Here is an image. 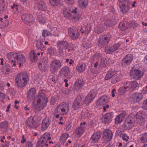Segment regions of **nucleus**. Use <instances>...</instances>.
<instances>
[{
	"label": "nucleus",
	"instance_id": "1",
	"mask_svg": "<svg viewBox=\"0 0 147 147\" xmlns=\"http://www.w3.org/2000/svg\"><path fill=\"white\" fill-rule=\"evenodd\" d=\"M29 80V75L26 72H22L17 75L15 79V85L18 88L25 86Z\"/></svg>",
	"mask_w": 147,
	"mask_h": 147
},
{
	"label": "nucleus",
	"instance_id": "2",
	"mask_svg": "<svg viewBox=\"0 0 147 147\" xmlns=\"http://www.w3.org/2000/svg\"><path fill=\"white\" fill-rule=\"evenodd\" d=\"M48 102L47 98L44 95L40 94L34 100L36 109L40 111L46 106Z\"/></svg>",
	"mask_w": 147,
	"mask_h": 147
},
{
	"label": "nucleus",
	"instance_id": "3",
	"mask_svg": "<svg viewBox=\"0 0 147 147\" xmlns=\"http://www.w3.org/2000/svg\"><path fill=\"white\" fill-rule=\"evenodd\" d=\"M111 37V34L109 32L101 36L98 40L97 45L98 47L100 48L104 47L105 45L109 43Z\"/></svg>",
	"mask_w": 147,
	"mask_h": 147
},
{
	"label": "nucleus",
	"instance_id": "4",
	"mask_svg": "<svg viewBox=\"0 0 147 147\" xmlns=\"http://www.w3.org/2000/svg\"><path fill=\"white\" fill-rule=\"evenodd\" d=\"M119 6L121 11L123 13H126L130 9L129 0H119Z\"/></svg>",
	"mask_w": 147,
	"mask_h": 147
},
{
	"label": "nucleus",
	"instance_id": "5",
	"mask_svg": "<svg viewBox=\"0 0 147 147\" xmlns=\"http://www.w3.org/2000/svg\"><path fill=\"white\" fill-rule=\"evenodd\" d=\"M62 64L60 61L55 59L51 61L50 65V69L51 73L55 74L61 67Z\"/></svg>",
	"mask_w": 147,
	"mask_h": 147
},
{
	"label": "nucleus",
	"instance_id": "6",
	"mask_svg": "<svg viewBox=\"0 0 147 147\" xmlns=\"http://www.w3.org/2000/svg\"><path fill=\"white\" fill-rule=\"evenodd\" d=\"M69 106L68 102H63L60 104L56 108L58 112H61L63 114H66L69 111Z\"/></svg>",
	"mask_w": 147,
	"mask_h": 147
},
{
	"label": "nucleus",
	"instance_id": "7",
	"mask_svg": "<svg viewBox=\"0 0 147 147\" xmlns=\"http://www.w3.org/2000/svg\"><path fill=\"white\" fill-rule=\"evenodd\" d=\"M134 118L129 115L124 120L122 125L125 129H129L134 126Z\"/></svg>",
	"mask_w": 147,
	"mask_h": 147
},
{
	"label": "nucleus",
	"instance_id": "8",
	"mask_svg": "<svg viewBox=\"0 0 147 147\" xmlns=\"http://www.w3.org/2000/svg\"><path fill=\"white\" fill-rule=\"evenodd\" d=\"M133 59V56L132 54H128L126 55L121 61V65L124 67H126L129 65Z\"/></svg>",
	"mask_w": 147,
	"mask_h": 147
},
{
	"label": "nucleus",
	"instance_id": "9",
	"mask_svg": "<svg viewBox=\"0 0 147 147\" xmlns=\"http://www.w3.org/2000/svg\"><path fill=\"white\" fill-rule=\"evenodd\" d=\"M59 74L61 76H64L67 79H70L72 77L70 74L69 68L67 66L62 67L59 72Z\"/></svg>",
	"mask_w": 147,
	"mask_h": 147
},
{
	"label": "nucleus",
	"instance_id": "10",
	"mask_svg": "<svg viewBox=\"0 0 147 147\" xmlns=\"http://www.w3.org/2000/svg\"><path fill=\"white\" fill-rule=\"evenodd\" d=\"M83 105L82 98L80 96H78L73 103L72 107L74 110H77L81 107Z\"/></svg>",
	"mask_w": 147,
	"mask_h": 147
},
{
	"label": "nucleus",
	"instance_id": "11",
	"mask_svg": "<svg viewBox=\"0 0 147 147\" xmlns=\"http://www.w3.org/2000/svg\"><path fill=\"white\" fill-rule=\"evenodd\" d=\"M69 44L66 41H61L59 42L57 46L59 48V53H62L63 52H66V50L68 49ZM69 50V49H68Z\"/></svg>",
	"mask_w": 147,
	"mask_h": 147
},
{
	"label": "nucleus",
	"instance_id": "12",
	"mask_svg": "<svg viewBox=\"0 0 147 147\" xmlns=\"http://www.w3.org/2000/svg\"><path fill=\"white\" fill-rule=\"evenodd\" d=\"M21 18L24 23L31 26L34 23V18L32 15L26 14L22 15Z\"/></svg>",
	"mask_w": 147,
	"mask_h": 147
},
{
	"label": "nucleus",
	"instance_id": "13",
	"mask_svg": "<svg viewBox=\"0 0 147 147\" xmlns=\"http://www.w3.org/2000/svg\"><path fill=\"white\" fill-rule=\"evenodd\" d=\"M34 117L31 116L29 117L26 121V125L30 128L36 129L38 127Z\"/></svg>",
	"mask_w": 147,
	"mask_h": 147
},
{
	"label": "nucleus",
	"instance_id": "14",
	"mask_svg": "<svg viewBox=\"0 0 147 147\" xmlns=\"http://www.w3.org/2000/svg\"><path fill=\"white\" fill-rule=\"evenodd\" d=\"M101 135V133L100 131L94 132L92 135L90 139L91 144L92 145L97 142Z\"/></svg>",
	"mask_w": 147,
	"mask_h": 147
},
{
	"label": "nucleus",
	"instance_id": "15",
	"mask_svg": "<svg viewBox=\"0 0 147 147\" xmlns=\"http://www.w3.org/2000/svg\"><path fill=\"white\" fill-rule=\"evenodd\" d=\"M68 32L71 38L73 40H76L80 36V33L76 28H69Z\"/></svg>",
	"mask_w": 147,
	"mask_h": 147
},
{
	"label": "nucleus",
	"instance_id": "16",
	"mask_svg": "<svg viewBox=\"0 0 147 147\" xmlns=\"http://www.w3.org/2000/svg\"><path fill=\"white\" fill-rule=\"evenodd\" d=\"M44 40L42 37L37 36L36 40V47L38 50L43 51L45 49L43 45Z\"/></svg>",
	"mask_w": 147,
	"mask_h": 147
},
{
	"label": "nucleus",
	"instance_id": "17",
	"mask_svg": "<svg viewBox=\"0 0 147 147\" xmlns=\"http://www.w3.org/2000/svg\"><path fill=\"white\" fill-rule=\"evenodd\" d=\"M125 84L127 85L129 90L130 91L136 90L138 88V83L135 81L130 82L128 81L125 82Z\"/></svg>",
	"mask_w": 147,
	"mask_h": 147
},
{
	"label": "nucleus",
	"instance_id": "18",
	"mask_svg": "<svg viewBox=\"0 0 147 147\" xmlns=\"http://www.w3.org/2000/svg\"><path fill=\"white\" fill-rule=\"evenodd\" d=\"M34 1L38 9L42 11L47 9V7L46 3L43 0H35Z\"/></svg>",
	"mask_w": 147,
	"mask_h": 147
},
{
	"label": "nucleus",
	"instance_id": "19",
	"mask_svg": "<svg viewBox=\"0 0 147 147\" xmlns=\"http://www.w3.org/2000/svg\"><path fill=\"white\" fill-rule=\"evenodd\" d=\"M50 119L49 117H46L43 120L41 127V129L42 131H44L48 127L51 123Z\"/></svg>",
	"mask_w": 147,
	"mask_h": 147
},
{
	"label": "nucleus",
	"instance_id": "20",
	"mask_svg": "<svg viewBox=\"0 0 147 147\" xmlns=\"http://www.w3.org/2000/svg\"><path fill=\"white\" fill-rule=\"evenodd\" d=\"M145 71L146 70L144 69L142 70L138 69H135L133 74L134 78L136 80H138L143 76Z\"/></svg>",
	"mask_w": 147,
	"mask_h": 147
},
{
	"label": "nucleus",
	"instance_id": "21",
	"mask_svg": "<svg viewBox=\"0 0 147 147\" xmlns=\"http://www.w3.org/2000/svg\"><path fill=\"white\" fill-rule=\"evenodd\" d=\"M113 133L111 131L107 129L105 131L103 134V137L107 141H110L112 139Z\"/></svg>",
	"mask_w": 147,
	"mask_h": 147
},
{
	"label": "nucleus",
	"instance_id": "22",
	"mask_svg": "<svg viewBox=\"0 0 147 147\" xmlns=\"http://www.w3.org/2000/svg\"><path fill=\"white\" fill-rule=\"evenodd\" d=\"M7 56L8 59L11 61V63H13V65L14 66H16V61L13 59H15L17 60V59L18 58V53H10L7 54Z\"/></svg>",
	"mask_w": 147,
	"mask_h": 147
},
{
	"label": "nucleus",
	"instance_id": "23",
	"mask_svg": "<svg viewBox=\"0 0 147 147\" xmlns=\"http://www.w3.org/2000/svg\"><path fill=\"white\" fill-rule=\"evenodd\" d=\"M51 139L50 133L49 132H46L41 136L38 140L39 142L45 144L48 140H50Z\"/></svg>",
	"mask_w": 147,
	"mask_h": 147
},
{
	"label": "nucleus",
	"instance_id": "24",
	"mask_svg": "<svg viewBox=\"0 0 147 147\" xmlns=\"http://www.w3.org/2000/svg\"><path fill=\"white\" fill-rule=\"evenodd\" d=\"M113 117L112 112L107 113L104 116L102 121L105 124L108 123L112 121Z\"/></svg>",
	"mask_w": 147,
	"mask_h": 147
},
{
	"label": "nucleus",
	"instance_id": "25",
	"mask_svg": "<svg viewBox=\"0 0 147 147\" xmlns=\"http://www.w3.org/2000/svg\"><path fill=\"white\" fill-rule=\"evenodd\" d=\"M84 126H79L78 127L74 132V135L77 137H80L84 133L85 130Z\"/></svg>",
	"mask_w": 147,
	"mask_h": 147
},
{
	"label": "nucleus",
	"instance_id": "26",
	"mask_svg": "<svg viewBox=\"0 0 147 147\" xmlns=\"http://www.w3.org/2000/svg\"><path fill=\"white\" fill-rule=\"evenodd\" d=\"M126 113L124 111H123L121 114L116 116L115 119V123L116 124L120 123L123 120L124 118Z\"/></svg>",
	"mask_w": 147,
	"mask_h": 147
},
{
	"label": "nucleus",
	"instance_id": "27",
	"mask_svg": "<svg viewBox=\"0 0 147 147\" xmlns=\"http://www.w3.org/2000/svg\"><path fill=\"white\" fill-rule=\"evenodd\" d=\"M84 82L82 78L77 79L74 84V88L76 90H79L84 85Z\"/></svg>",
	"mask_w": 147,
	"mask_h": 147
},
{
	"label": "nucleus",
	"instance_id": "28",
	"mask_svg": "<svg viewBox=\"0 0 147 147\" xmlns=\"http://www.w3.org/2000/svg\"><path fill=\"white\" fill-rule=\"evenodd\" d=\"M143 98L142 94L140 93H135L133 94L132 96V98L133 100L136 102H138L140 101Z\"/></svg>",
	"mask_w": 147,
	"mask_h": 147
},
{
	"label": "nucleus",
	"instance_id": "29",
	"mask_svg": "<svg viewBox=\"0 0 147 147\" xmlns=\"http://www.w3.org/2000/svg\"><path fill=\"white\" fill-rule=\"evenodd\" d=\"M109 98L107 96L104 95L100 97L98 100L97 103L100 105H103L108 102Z\"/></svg>",
	"mask_w": 147,
	"mask_h": 147
},
{
	"label": "nucleus",
	"instance_id": "30",
	"mask_svg": "<svg viewBox=\"0 0 147 147\" xmlns=\"http://www.w3.org/2000/svg\"><path fill=\"white\" fill-rule=\"evenodd\" d=\"M36 91L35 89L32 88L30 89L27 92V98L30 100L33 99L34 97Z\"/></svg>",
	"mask_w": 147,
	"mask_h": 147
},
{
	"label": "nucleus",
	"instance_id": "31",
	"mask_svg": "<svg viewBox=\"0 0 147 147\" xmlns=\"http://www.w3.org/2000/svg\"><path fill=\"white\" fill-rule=\"evenodd\" d=\"M30 59L31 61L33 63L36 62L38 60V57L37 56L36 52L34 50H32L29 54Z\"/></svg>",
	"mask_w": 147,
	"mask_h": 147
},
{
	"label": "nucleus",
	"instance_id": "32",
	"mask_svg": "<svg viewBox=\"0 0 147 147\" xmlns=\"http://www.w3.org/2000/svg\"><path fill=\"white\" fill-rule=\"evenodd\" d=\"M115 70L113 69H109L107 72L105 77V80H108L111 78L115 75Z\"/></svg>",
	"mask_w": 147,
	"mask_h": 147
},
{
	"label": "nucleus",
	"instance_id": "33",
	"mask_svg": "<svg viewBox=\"0 0 147 147\" xmlns=\"http://www.w3.org/2000/svg\"><path fill=\"white\" fill-rule=\"evenodd\" d=\"M10 69V66L9 64H7L1 68V71L3 74L6 75L9 74Z\"/></svg>",
	"mask_w": 147,
	"mask_h": 147
},
{
	"label": "nucleus",
	"instance_id": "34",
	"mask_svg": "<svg viewBox=\"0 0 147 147\" xmlns=\"http://www.w3.org/2000/svg\"><path fill=\"white\" fill-rule=\"evenodd\" d=\"M63 12L64 16L66 18L71 19L72 18V16L71 14V11L67 8H64L63 9Z\"/></svg>",
	"mask_w": 147,
	"mask_h": 147
},
{
	"label": "nucleus",
	"instance_id": "35",
	"mask_svg": "<svg viewBox=\"0 0 147 147\" xmlns=\"http://www.w3.org/2000/svg\"><path fill=\"white\" fill-rule=\"evenodd\" d=\"M17 61L19 63V67L21 66V63H24L26 61V58L23 54L18 53Z\"/></svg>",
	"mask_w": 147,
	"mask_h": 147
},
{
	"label": "nucleus",
	"instance_id": "36",
	"mask_svg": "<svg viewBox=\"0 0 147 147\" xmlns=\"http://www.w3.org/2000/svg\"><path fill=\"white\" fill-rule=\"evenodd\" d=\"M114 76V78L111 79V81L112 84L116 83L119 82L121 79L122 76L120 74H117Z\"/></svg>",
	"mask_w": 147,
	"mask_h": 147
},
{
	"label": "nucleus",
	"instance_id": "37",
	"mask_svg": "<svg viewBox=\"0 0 147 147\" xmlns=\"http://www.w3.org/2000/svg\"><path fill=\"white\" fill-rule=\"evenodd\" d=\"M78 2L80 7L84 9L87 7L88 4V0H78Z\"/></svg>",
	"mask_w": 147,
	"mask_h": 147
},
{
	"label": "nucleus",
	"instance_id": "38",
	"mask_svg": "<svg viewBox=\"0 0 147 147\" xmlns=\"http://www.w3.org/2000/svg\"><path fill=\"white\" fill-rule=\"evenodd\" d=\"M108 65V60L105 58H102L99 63V66L100 67L102 68L106 67Z\"/></svg>",
	"mask_w": 147,
	"mask_h": 147
},
{
	"label": "nucleus",
	"instance_id": "39",
	"mask_svg": "<svg viewBox=\"0 0 147 147\" xmlns=\"http://www.w3.org/2000/svg\"><path fill=\"white\" fill-rule=\"evenodd\" d=\"M125 129H125L124 128L123 125H122L121 126H120L117 128L115 134L117 136H120L123 134L121 133L124 132L125 130Z\"/></svg>",
	"mask_w": 147,
	"mask_h": 147
},
{
	"label": "nucleus",
	"instance_id": "40",
	"mask_svg": "<svg viewBox=\"0 0 147 147\" xmlns=\"http://www.w3.org/2000/svg\"><path fill=\"white\" fill-rule=\"evenodd\" d=\"M124 87H120L118 90V91L121 95L124 94L126 91H128L129 89L127 87V85L125 84V82H124Z\"/></svg>",
	"mask_w": 147,
	"mask_h": 147
},
{
	"label": "nucleus",
	"instance_id": "41",
	"mask_svg": "<svg viewBox=\"0 0 147 147\" xmlns=\"http://www.w3.org/2000/svg\"><path fill=\"white\" fill-rule=\"evenodd\" d=\"M69 136V135L68 133H63L60 136V142L63 143H64Z\"/></svg>",
	"mask_w": 147,
	"mask_h": 147
},
{
	"label": "nucleus",
	"instance_id": "42",
	"mask_svg": "<svg viewBox=\"0 0 147 147\" xmlns=\"http://www.w3.org/2000/svg\"><path fill=\"white\" fill-rule=\"evenodd\" d=\"M105 51L106 54H111L114 51L111 45L105 47Z\"/></svg>",
	"mask_w": 147,
	"mask_h": 147
},
{
	"label": "nucleus",
	"instance_id": "43",
	"mask_svg": "<svg viewBox=\"0 0 147 147\" xmlns=\"http://www.w3.org/2000/svg\"><path fill=\"white\" fill-rule=\"evenodd\" d=\"M91 113L88 110H86L85 112H83L81 114V118L83 119H86L89 117Z\"/></svg>",
	"mask_w": 147,
	"mask_h": 147
},
{
	"label": "nucleus",
	"instance_id": "44",
	"mask_svg": "<svg viewBox=\"0 0 147 147\" xmlns=\"http://www.w3.org/2000/svg\"><path fill=\"white\" fill-rule=\"evenodd\" d=\"M51 31L50 32L51 36H59L58 31L57 28L56 27H53L51 28Z\"/></svg>",
	"mask_w": 147,
	"mask_h": 147
},
{
	"label": "nucleus",
	"instance_id": "45",
	"mask_svg": "<svg viewBox=\"0 0 147 147\" xmlns=\"http://www.w3.org/2000/svg\"><path fill=\"white\" fill-rule=\"evenodd\" d=\"M145 116L144 113L142 111H140L137 113L136 118L137 119L141 120L144 119Z\"/></svg>",
	"mask_w": 147,
	"mask_h": 147
},
{
	"label": "nucleus",
	"instance_id": "46",
	"mask_svg": "<svg viewBox=\"0 0 147 147\" xmlns=\"http://www.w3.org/2000/svg\"><path fill=\"white\" fill-rule=\"evenodd\" d=\"M119 28L122 30H125L127 29V24L125 22H121L119 25Z\"/></svg>",
	"mask_w": 147,
	"mask_h": 147
},
{
	"label": "nucleus",
	"instance_id": "47",
	"mask_svg": "<svg viewBox=\"0 0 147 147\" xmlns=\"http://www.w3.org/2000/svg\"><path fill=\"white\" fill-rule=\"evenodd\" d=\"M94 99L90 95L89 96L88 94L85 98L84 102L86 104L88 105L90 102H92L93 100Z\"/></svg>",
	"mask_w": 147,
	"mask_h": 147
},
{
	"label": "nucleus",
	"instance_id": "48",
	"mask_svg": "<svg viewBox=\"0 0 147 147\" xmlns=\"http://www.w3.org/2000/svg\"><path fill=\"white\" fill-rule=\"evenodd\" d=\"M85 68V65L82 63L79 64L76 67V69L79 72H82L83 71Z\"/></svg>",
	"mask_w": 147,
	"mask_h": 147
},
{
	"label": "nucleus",
	"instance_id": "49",
	"mask_svg": "<svg viewBox=\"0 0 147 147\" xmlns=\"http://www.w3.org/2000/svg\"><path fill=\"white\" fill-rule=\"evenodd\" d=\"M140 140L142 143H145L147 141V133L141 134Z\"/></svg>",
	"mask_w": 147,
	"mask_h": 147
},
{
	"label": "nucleus",
	"instance_id": "50",
	"mask_svg": "<svg viewBox=\"0 0 147 147\" xmlns=\"http://www.w3.org/2000/svg\"><path fill=\"white\" fill-rule=\"evenodd\" d=\"M50 2L51 5L54 6L59 5L61 3L60 0H50Z\"/></svg>",
	"mask_w": 147,
	"mask_h": 147
},
{
	"label": "nucleus",
	"instance_id": "51",
	"mask_svg": "<svg viewBox=\"0 0 147 147\" xmlns=\"http://www.w3.org/2000/svg\"><path fill=\"white\" fill-rule=\"evenodd\" d=\"M6 8L4 0H0V11H3Z\"/></svg>",
	"mask_w": 147,
	"mask_h": 147
},
{
	"label": "nucleus",
	"instance_id": "52",
	"mask_svg": "<svg viewBox=\"0 0 147 147\" xmlns=\"http://www.w3.org/2000/svg\"><path fill=\"white\" fill-rule=\"evenodd\" d=\"M121 45V43L119 42L115 43L113 45H112V47H113L114 51L117 50L119 49Z\"/></svg>",
	"mask_w": 147,
	"mask_h": 147
},
{
	"label": "nucleus",
	"instance_id": "53",
	"mask_svg": "<svg viewBox=\"0 0 147 147\" xmlns=\"http://www.w3.org/2000/svg\"><path fill=\"white\" fill-rule=\"evenodd\" d=\"M83 47L86 48H89L91 46V42L90 40H87L83 43Z\"/></svg>",
	"mask_w": 147,
	"mask_h": 147
},
{
	"label": "nucleus",
	"instance_id": "54",
	"mask_svg": "<svg viewBox=\"0 0 147 147\" xmlns=\"http://www.w3.org/2000/svg\"><path fill=\"white\" fill-rule=\"evenodd\" d=\"M102 55L100 53H96L93 56L92 58L91 61L92 62H94V59L96 58H100L102 57Z\"/></svg>",
	"mask_w": 147,
	"mask_h": 147
},
{
	"label": "nucleus",
	"instance_id": "55",
	"mask_svg": "<svg viewBox=\"0 0 147 147\" xmlns=\"http://www.w3.org/2000/svg\"><path fill=\"white\" fill-rule=\"evenodd\" d=\"M42 36L44 37L47 36H51L50 32L47 30H44L42 32Z\"/></svg>",
	"mask_w": 147,
	"mask_h": 147
},
{
	"label": "nucleus",
	"instance_id": "56",
	"mask_svg": "<svg viewBox=\"0 0 147 147\" xmlns=\"http://www.w3.org/2000/svg\"><path fill=\"white\" fill-rule=\"evenodd\" d=\"M97 93L96 90L95 89L92 90L88 94L89 95L91 96L93 98H94Z\"/></svg>",
	"mask_w": 147,
	"mask_h": 147
},
{
	"label": "nucleus",
	"instance_id": "57",
	"mask_svg": "<svg viewBox=\"0 0 147 147\" xmlns=\"http://www.w3.org/2000/svg\"><path fill=\"white\" fill-rule=\"evenodd\" d=\"M105 24L107 26L111 27L113 25V23L112 20H108L105 21Z\"/></svg>",
	"mask_w": 147,
	"mask_h": 147
},
{
	"label": "nucleus",
	"instance_id": "58",
	"mask_svg": "<svg viewBox=\"0 0 147 147\" xmlns=\"http://www.w3.org/2000/svg\"><path fill=\"white\" fill-rule=\"evenodd\" d=\"M120 138H121L123 141L127 142L128 141L129 139V136L126 134H123L120 136Z\"/></svg>",
	"mask_w": 147,
	"mask_h": 147
},
{
	"label": "nucleus",
	"instance_id": "59",
	"mask_svg": "<svg viewBox=\"0 0 147 147\" xmlns=\"http://www.w3.org/2000/svg\"><path fill=\"white\" fill-rule=\"evenodd\" d=\"M11 7L12 9H15L16 11H19L18 10L20 9V7L18 6L17 4H16L15 3H13V5L11 6Z\"/></svg>",
	"mask_w": 147,
	"mask_h": 147
},
{
	"label": "nucleus",
	"instance_id": "60",
	"mask_svg": "<svg viewBox=\"0 0 147 147\" xmlns=\"http://www.w3.org/2000/svg\"><path fill=\"white\" fill-rule=\"evenodd\" d=\"M142 108L144 110H147V99H145L143 101Z\"/></svg>",
	"mask_w": 147,
	"mask_h": 147
},
{
	"label": "nucleus",
	"instance_id": "61",
	"mask_svg": "<svg viewBox=\"0 0 147 147\" xmlns=\"http://www.w3.org/2000/svg\"><path fill=\"white\" fill-rule=\"evenodd\" d=\"M38 19L40 22L44 23L45 22V19L43 18L42 15H39L38 16Z\"/></svg>",
	"mask_w": 147,
	"mask_h": 147
},
{
	"label": "nucleus",
	"instance_id": "62",
	"mask_svg": "<svg viewBox=\"0 0 147 147\" xmlns=\"http://www.w3.org/2000/svg\"><path fill=\"white\" fill-rule=\"evenodd\" d=\"M48 53L50 55H53L55 53V50L52 47H50L48 49Z\"/></svg>",
	"mask_w": 147,
	"mask_h": 147
},
{
	"label": "nucleus",
	"instance_id": "63",
	"mask_svg": "<svg viewBox=\"0 0 147 147\" xmlns=\"http://www.w3.org/2000/svg\"><path fill=\"white\" fill-rule=\"evenodd\" d=\"M1 125L2 128H7L8 127V123L7 121H6L2 122Z\"/></svg>",
	"mask_w": 147,
	"mask_h": 147
},
{
	"label": "nucleus",
	"instance_id": "64",
	"mask_svg": "<svg viewBox=\"0 0 147 147\" xmlns=\"http://www.w3.org/2000/svg\"><path fill=\"white\" fill-rule=\"evenodd\" d=\"M45 143L39 142V140L37 142L36 144V147H43L45 145Z\"/></svg>",
	"mask_w": 147,
	"mask_h": 147
}]
</instances>
